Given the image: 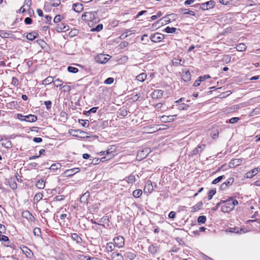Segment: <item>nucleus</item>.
Listing matches in <instances>:
<instances>
[{
  "label": "nucleus",
  "mask_w": 260,
  "mask_h": 260,
  "mask_svg": "<svg viewBox=\"0 0 260 260\" xmlns=\"http://www.w3.org/2000/svg\"><path fill=\"white\" fill-rule=\"evenodd\" d=\"M97 15V12L94 11L85 12L82 15V19L88 22V25L91 28V31H98Z\"/></svg>",
  "instance_id": "1"
},
{
  "label": "nucleus",
  "mask_w": 260,
  "mask_h": 260,
  "mask_svg": "<svg viewBox=\"0 0 260 260\" xmlns=\"http://www.w3.org/2000/svg\"><path fill=\"white\" fill-rule=\"evenodd\" d=\"M111 149H108L106 151H102L99 152V155L103 156L101 158H99V159H100V161L105 162L106 161L109 160L113 158L115 155L114 152L113 151H110Z\"/></svg>",
  "instance_id": "2"
},
{
  "label": "nucleus",
  "mask_w": 260,
  "mask_h": 260,
  "mask_svg": "<svg viewBox=\"0 0 260 260\" xmlns=\"http://www.w3.org/2000/svg\"><path fill=\"white\" fill-rule=\"evenodd\" d=\"M224 205L221 206V211L224 213H228L234 209L233 206L232 205L230 199L226 201L222 200Z\"/></svg>",
  "instance_id": "3"
},
{
  "label": "nucleus",
  "mask_w": 260,
  "mask_h": 260,
  "mask_svg": "<svg viewBox=\"0 0 260 260\" xmlns=\"http://www.w3.org/2000/svg\"><path fill=\"white\" fill-rule=\"evenodd\" d=\"M115 247V244L110 242L107 243L106 245H102L100 248V249L104 252H109L112 251L114 249Z\"/></svg>",
  "instance_id": "4"
},
{
  "label": "nucleus",
  "mask_w": 260,
  "mask_h": 260,
  "mask_svg": "<svg viewBox=\"0 0 260 260\" xmlns=\"http://www.w3.org/2000/svg\"><path fill=\"white\" fill-rule=\"evenodd\" d=\"M164 38V35L158 32H156L152 35L150 37L151 41L155 43L159 42Z\"/></svg>",
  "instance_id": "5"
},
{
  "label": "nucleus",
  "mask_w": 260,
  "mask_h": 260,
  "mask_svg": "<svg viewBox=\"0 0 260 260\" xmlns=\"http://www.w3.org/2000/svg\"><path fill=\"white\" fill-rule=\"evenodd\" d=\"M115 245L119 248H121L124 246V239L122 236H118L114 239Z\"/></svg>",
  "instance_id": "6"
},
{
  "label": "nucleus",
  "mask_w": 260,
  "mask_h": 260,
  "mask_svg": "<svg viewBox=\"0 0 260 260\" xmlns=\"http://www.w3.org/2000/svg\"><path fill=\"white\" fill-rule=\"evenodd\" d=\"M215 5V2L214 1H210L206 3H202L201 5V9L202 10H208L213 8Z\"/></svg>",
  "instance_id": "7"
},
{
  "label": "nucleus",
  "mask_w": 260,
  "mask_h": 260,
  "mask_svg": "<svg viewBox=\"0 0 260 260\" xmlns=\"http://www.w3.org/2000/svg\"><path fill=\"white\" fill-rule=\"evenodd\" d=\"M206 147V145L202 144L201 145H199L197 147L195 148L191 152V154L192 155H197L198 154H200L203 150L205 149Z\"/></svg>",
  "instance_id": "8"
},
{
  "label": "nucleus",
  "mask_w": 260,
  "mask_h": 260,
  "mask_svg": "<svg viewBox=\"0 0 260 260\" xmlns=\"http://www.w3.org/2000/svg\"><path fill=\"white\" fill-rule=\"evenodd\" d=\"M69 26L64 24L61 23L58 24L56 26V30L58 32H65L69 30Z\"/></svg>",
  "instance_id": "9"
},
{
  "label": "nucleus",
  "mask_w": 260,
  "mask_h": 260,
  "mask_svg": "<svg viewBox=\"0 0 260 260\" xmlns=\"http://www.w3.org/2000/svg\"><path fill=\"white\" fill-rule=\"evenodd\" d=\"M110 58V56L108 55L102 53L99 54V63H105L109 60Z\"/></svg>",
  "instance_id": "10"
},
{
  "label": "nucleus",
  "mask_w": 260,
  "mask_h": 260,
  "mask_svg": "<svg viewBox=\"0 0 260 260\" xmlns=\"http://www.w3.org/2000/svg\"><path fill=\"white\" fill-rule=\"evenodd\" d=\"M259 171L260 169L258 168L252 169L249 172L246 173L245 177H246L247 178H251L252 177H253L254 175L257 174Z\"/></svg>",
  "instance_id": "11"
},
{
  "label": "nucleus",
  "mask_w": 260,
  "mask_h": 260,
  "mask_svg": "<svg viewBox=\"0 0 260 260\" xmlns=\"http://www.w3.org/2000/svg\"><path fill=\"white\" fill-rule=\"evenodd\" d=\"M164 93V91L160 89L155 90L152 93V98L153 99H159L161 98Z\"/></svg>",
  "instance_id": "12"
},
{
  "label": "nucleus",
  "mask_w": 260,
  "mask_h": 260,
  "mask_svg": "<svg viewBox=\"0 0 260 260\" xmlns=\"http://www.w3.org/2000/svg\"><path fill=\"white\" fill-rule=\"evenodd\" d=\"M8 183L11 189L14 190L17 188V184L16 183V178L15 177H10V178L9 179Z\"/></svg>",
  "instance_id": "13"
},
{
  "label": "nucleus",
  "mask_w": 260,
  "mask_h": 260,
  "mask_svg": "<svg viewBox=\"0 0 260 260\" xmlns=\"http://www.w3.org/2000/svg\"><path fill=\"white\" fill-rule=\"evenodd\" d=\"M153 188L151 181L150 180L147 181L146 184L145 185L144 188V192L150 193L153 190Z\"/></svg>",
  "instance_id": "14"
},
{
  "label": "nucleus",
  "mask_w": 260,
  "mask_h": 260,
  "mask_svg": "<svg viewBox=\"0 0 260 260\" xmlns=\"http://www.w3.org/2000/svg\"><path fill=\"white\" fill-rule=\"evenodd\" d=\"M185 63V60L182 59L179 57L174 58L172 60V63L173 66H183Z\"/></svg>",
  "instance_id": "15"
},
{
  "label": "nucleus",
  "mask_w": 260,
  "mask_h": 260,
  "mask_svg": "<svg viewBox=\"0 0 260 260\" xmlns=\"http://www.w3.org/2000/svg\"><path fill=\"white\" fill-rule=\"evenodd\" d=\"M73 9L74 11L79 13L83 11V7L81 3H75L73 5Z\"/></svg>",
  "instance_id": "16"
},
{
  "label": "nucleus",
  "mask_w": 260,
  "mask_h": 260,
  "mask_svg": "<svg viewBox=\"0 0 260 260\" xmlns=\"http://www.w3.org/2000/svg\"><path fill=\"white\" fill-rule=\"evenodd\" d=\"M76 256L79 260H97L95 258H90L89 256H85L81 253H77Z\"/></svg>",
  "instance_id": "17"
},
{
  "label": "nucleus",
  "mask_w": 260,
  "mask_h": 260,
  "mask_svg": "<svg viewBox=\"0 0 260 260\" xmlns=\"http://www.w3.org/2000/svg\"><path fill=\"white\" fill-rule=\"evenodd\" d=\"M182 79L185 81L187 82L190 81L191 79V75L189 71H186L183 72V74L182 75Z\"/></svg>",
  "instance_id": "18"
},
{
  "label": "nucleus",
  "mask_w": 260,
  "mask_h": 260,
  "mask_svg": "<svg viewBox=\"0 0 260 260\" xmlns=\"http://www.w3.org/2000/svg\"><path fill=\"white\" fill-rule=\"evenodd\" d=\"M37 120V117L34 115H28L25 116L24 121L29 122H33Z\"/></svg>",
  "instance_id": "19"
},
{
  "label": "nucleus",
  "mask_w": 260,
  "mask_h": 260,
  "mask_svg": "<svg viewBox=\"0 0 260 260\" xmlns=\"http://www.w3.org/2000/svg\"><path fill=\"white\" fill-rule=\"evenodd\" d=\"M100 222L101 223H99V225H101V226H105L106 225L108 226L109 224H108V223H109V218H108V216H104L103 217H102L101 219V221Z\"/></svg>",
  "instance_id": "20"
},
{
  "label": "nucleus",
  "mask_w": 260,
  "mask_h": 260,
  "mask_svg": "<svg viewBox=\"0 0 260 260\" xmlns=\"http://www.w3.org/2000/svg\"><path fill=\"white\" fill-rule=\"evenodd\" d=\"M242 161V159L239 158L232 159L230 162V166L232 167H235L240 165Z\"/></svg>",
  "instance_id": "21"
},
{
  "label": "nucleus",
  "mask_w": 260,
  "mask_h": 260,
  "mask_svg": "<svg viewBox=\"0 0 260 260\" xmlns=\"http://www.w3.org/2000/svg\"><path fill=\"white\" fill-rule=\"evenodd\" d=\"M113 260H123V257L120 253L114 252L111 255Z\"/></svg>",
  "instance_id": "22"
},
{
  "label": "nucleus",
  "mask_w": 260,
  "mask_h": 260,
  "mask_svg": "<svg viewBox=\"0 0 260 260\" xmlns=\"http://www.w3.org/2000/svg\"><path fill=\"white\" fill-rule=\"evenodd\" d=\"M38 35H39L37 32H36L34 31V32L28 34L26 36V38L28 40L33 41L37 38V37Z\"/></svg>",
  "instance_id": "23"
},
{
  "label": "nucleus",
  "mask_w": 260,
  "mask_h": 260,
  "mask_svg": "<svg viewBox=\"0 0 260 260\" xmlns=\"http://www.w3.org/2000/svg\"><path fill=\"white\" fill-rule=\"evenodd\" d=\"M72 238L78 244H80L82 242L81 238L77 234L74 233L72 234Z\"/></svg>",
  "instance_id": "24"
},
{
  "label": "nucleus",
  "mask_w": 260,
  "mask_h": 260,
  "mask_svg": "<svg viewBox=\"0 0 260 260\" xmlns=\"http://www.w3.org/2000/svg\"><path fill=\"white\" fill-rule=\"evenodd\" d=\"M22 215L23 217H25V218H26L28 219H30L31 220H32V219L34 218V216L28 211H23L22 212Z\"/></svg>",
  "instance_id": "25"
},
{
  "label": "nucleus",
  "mask_w": 260,
  "mask_h": 260,
  "mask_svg": "<svg viewBox=\"0 0 260 260\" xmlns=\"http://www.w3.org/2000/svg\"><path fill=\"white\" fill-rule=\"evenodd\" d=\"M241 231L243 233H246L248 231H243L242 228H231L229 229V232L234 233H240Z\"/></svg>",
  "instance_id": "26"
},
{
  "label": "nucleus",
  "mask_w": 260,
  "mask_h": 260,
  "mask_svg": "<svg viewBox=\"0 0 260 260\" xmlns=\"http://www.w3.org/2000/svg\"><path fill=\"white\" fill-rule=\"evenodd\" d=\"M128 183H133L136 181V177L135 175L131 174L126 177L125 179Z\"/></svg>",
  "instance_id": "27"
},
{
  "label": "nucleus",
  "mask_w": 260,
  "mask_h": 260,
  "mask_svg": "<svg viewBox=\"0 0 260 260\" xmlns=\"http://www.w3.org/2000/svg\"><path fill=\"white\" fill-rule=\"evenodd\" d=\"M178 109L180 110H186L188 109L189 106L184 103L179 104L176 105Z\"/></svg>",
  "instance_id": "28"
},
{
  "label": "nucleus",
  "mask_w": 260,
  "mask_h": 260,
  "mask_svg": "<svg viewBox=\"0 0 260 260\" xmlns=\"http://www.w3.org/2000/svg\"><path fill=\"white\" fill-rule=\"evenodd\" d=\"M146 77H147L146 74L143 73H141V74H139V75H138L136 77V78L138 81H139L140 82H143L146 79Z\"/></svg>",
  "instance_id": "29"
},
{
  "label": "nucleus",
  "mask_w": 260,
  "mask_h": 260,
  "mask_svg": "<svg viewBox=\"0 0 260 260\" xmlns=\"http://www.w3.org/2000/svg\"><path fill=\"white\" fill-rule=\"evenodd\" d=\"M53 82V78L51 76H49L43 81L42 84L44 85L49 84Z\"/></svg>",
  "instance_id": "30"
},
{
  "label": "nucleus",
  "mask_w": 260,
  "mask_h": 260,
  "mask_svg": "<svg viewBox=\"0 0 260 260\" xmlns=\"http://www.w3.org/2000/svg\"><path fill=\"white\" fill-rule=\"evenodd\" d=\"M203 205V203L202 202H198L196 205L193 206L191 207L192 211L196 212L198 210H199Z\"/></svg>",
  "instance_id": "31"
},
{
  "label": "nucleus",
  "mask_w": 260,
  "mask_h": 260,
  "mask_svg": "<svg viewBox=\"0 0 260 260\" xmlns=\"http://www.w3.org/2000/svg\"><path fill=\"white\" fill-rule=\"evenodd\" d=\"M246 46L244 44L240 43L237 45L236 49L239 51H243L246 50Z\"/></svg>",
  "instance_id": "32"
},
{
  "label": "nucleus",
  "mask_w": 260,
  "mask_h": 260,
  "mask_svg": "<svg viewBox=\"0 0 260 260\" xmlns=\"http://www.w3.org/2000/svg\"><path fill=\"white\" fill-rule=\"evenodd\" d=\"M22 250L27 257H30V256L32 255L31 251L27 247H23Z\"/></svg>",
  "instance_id": "33"
},
{
  "label": "nucleus",
  "mask_w": 260,
  "mask_h": 260,
  "mask_svg": "<svg viewBox=\"0 0 260 260\" xmlns=\"http://www.w3.org/2000/svg\"><path fill=\"white\" fill-rule=\"evenodd\" d=\"M36 186L39 189H43L45 187V181L43 180H39L36 183Z\"/></svg>",
  "instance_id": "34"
},
{
  "label": "nucleus",
  "mask_w": 260,
  "mask_h": 260,
  "mask_svg": "<svg viewBox=\"0 0 260 260\" xmlns=\"http://www.w3.org/2000/svg\"><path fill=\"white\" fill-rule=\"evenodd\" d=\"M89 197V193L88 192H86L84 193L80 198V201L81 202L85 203L87 198Z\"/></svg>",
  "instance_id": "35"
},
{
  "label": "nucleus",
  "mask_w": 260,
  "mask_h": 260,
  "mask_svg": "<svg viewBox=\"0 0 260 260\" xmlns=\"http://www.w3.org/2000/svg\"><path fill=\"white\" fill-rule=\"evenodd\" d=\"M124 255L131 260L134 259L136 256V255L132 252H126Z\"/></svg>",
  "instance_id": "36"
},
{
  "label": "nucleus",
  "mask_w": 260,
  "mask_h": 260,
  "mask_svg": "<svg viewBox=\"0 0 260 260\" xmlns=\"http://www.w3.org/2000/svg\"><path fill=\"white\" fill-rule=\"evenodd\" d=\"M176 28L175 27H170L169 26H167L164 30V31L168 34H173L175 32L176 30Z\"/></svg>",
  "instance_id": "37"
},
{
  "label": "nucleus",
  "mask_w": 260,
  "mask_h": 260,
  "mask_svg": "<svg viewBox=\"0 0 260 260\" xmlns=\"http://www.w3.org/2000/svg\"><path fill=\"white\" fill-rule=\"evenodd\" d=\"M142 194V191L141 189H136L133 192V195L135 198H139Z\"/></svg>",
  "instance_id": "38"
},
{
  "label": "nucleus",
  "mask_w": 260,
  "mask_h": 260,
  "mask_svg": "<svg viewBox=\"0 0 260 260\" xmlns=\"http://www.w3.org/2000/svg\"><path fill=\"white\" fill-rule=\"evenodd\" d=\"M78 171H79L78 168H74L73 169L67 170V172H66V173L69 176H71V175H73L74 174L78 172Z\"/></svg>",
  "instance_id": "39"
},
{
  "label": "nucleus",
  "mask_w": 260,
  "mask_h": 260,
  "mask_svg": "<svg viewBox=\"0 0 260 260\" xmlns=\"http://www.w3.org/2000/svg\"><path fill=\"white\" fill-rule=\"evenodd\" d=\"M157 247L155 246V245L152 244L151 245H150L148 247V251L151 253H155L157 251Z\"/></svg>",
  "instance_id": "40"
},
{
  "label": "nucleus",
  "mask_w": 260,
  "mask_h": 260,
  "mask_svg": "<svg viewBox=\"0 0 260 260\" xmlns=\"http://www.w3.org/2000/svg\"><path fill=\"white\" fill-rule=\"evenodd\" d=\"M206 221V217L204 215L200 216L198 218V222L200 224L204 223Z\"/></svg>",
  "instance_id": "41"
},
{
  "label": "nucleus",
  "mask_w": 260,
  "mask_h": 260,
  "mask_svg": "<svg viewBox=\"0 0 260 260\" xmlns=\"http://www.w3.org/2000/svg\"><path fill=\"white\" fill-rule=\"evenodd\" d=\"M61 167V165L59 163H55L52 164L50 167L49 168L50 169L53 170H56L58 169H60Z\"/></svg>",
  "instance_id": "42"
},
{
  "label": "nucleus",
  "mask_w": 260,
  "mask_h": 260,
  "mask_svg": "<svg viewBox=\"0 0 260 260\" xmlns=\"http://www.w3.org/2000/svg\"><path fill=\"white\" fill-rule=\"evenodd\" d=\"M43 196L41 193H38L35 196L34 200L37 202H38L42 199Z\"/></svg>",
  "instance_id": "43"
},
{
  "label": "nucleus",
  "mask_w": 260,
  "mask_h": 260,
  "mask_svg": "<svg viewBox=\"0 0 260 260\" xmlns=\"http://www.w3.org/2000/svg\"><path fill=\"white\" fill-rule=\"evenodd\" d=\"M63 83V82L59 79V78L56 79L54 82V86L56 87H59L61 86Z\"/></svg>",
  "instance_id": "44"
},
{
  "label": "nucleus",
  "mask_w": 260,
  "mask_h": 260,
  "mask_svg": "<svg viewBox=\"0 0 260 260\" xmlns=\"http://www.w3.org/2000/svg\"><path fill=\"white\" fill-rule=\"evenodd\" d=\"M60 4V0H51L50 2V5L53 7H57Z\"/></svg>",
  "instance_id": "45"
},
{
  "label": "nucleus",
  "mask_w": 260,
  "mask_h": 260,
  "mask_svg": "<svg viewBox=\"0 0 260 260\" xmlns=\"http://www.w3.org/2000/svg\"><path fill=\"white\" fill-rule=\"evenodd\" d=\"M11 84L14 86H17L19 84V81L17 78L14 77H12Z\"/></svg>",
  "instance_id": "46"
},
{
  "label": "nucleus",
  "mask_w": 260,
  "mask_h": 260,
  "mask_svg": "<svg viewBox=\"0 0 260 260\" xmlns=\"http://www.w3.org/2000/svg\"><path fill=\"white\" fill-rule=\"evenodd\" d=\"M33 233L34 235L36 236L40 237L41 236V232L40 229L39 228H35L34 229Z\"/></svg>",
  "instance_id": "47"
},
{
  "label": "nucleus",
  "mask_w": 260,
  "mask_h": 260,
  "mask_svg": "<svg viewBox=\"0 0 260 260\" xmlns=\"http://www.w3.org/2000/svg\"><path fill=\"white\" fill-rule=\"evenodd\" d=\"M68 71L70 73H76L78 72V69L75 67L69 66L68 68Z\"/></svg>",
  "instance_id": "48"
},
{
  "label": "nucleus",
  "mask_w": 260,
  "mask_h": 260,
  "mask_svg": "<svg viewBox=\"0 0 260 260\" xmlns=\"http://www.w3.org/2000/svg\"><path fill=\"white\" fill-rule=\"evenodd\" d=\"M216 193V189L215 188L211 189L208 193V200H211L213 196Z\"/></svg>",
  "instance_id": "49"
},
{
  "label": "nucleus",
  "mask_w": 260,
  "mask_h": 260,
  "mask_svg": "<svg viewBox=\"0 0 260 260\" xmlns=\"http://www.w3.org/2000/svg\"><path fill=\"white\" fill-rule=\"evenodd\" d=\"M234 181L233 177L229 178L225 182H224L228 187L232 185Z\"/></svg>",
  "instance_id": "50"
},
{
  "label": "nucleus",
  "mask_w": 260,
  "mask_h": 260,
  "mask_svg": "<svg viewBox=\"0 0 260 260\" xmlns=\"http://www.w3.org/2000/svg\"><path fill=\"white\" fill-rule=\"evenodd\" d=\"M225 178L223 175L220 176L215 179L213 180L212 184H216L217 183L219 182L223 178Z\"/></svg>",
  "instance_id": "51"
},
{
  "label": "nucleus",
  "mask_w": 260,
  "mask_h": 260,
  "mask_svg": "<svg viewBox=\"0 0 260 260\" xmlns=\"http://www.w3.org/2000/svg\"><path fill=\"white\" fill-rule=\"evenodd\" d=\"M183 11H184V12H183L184 14H189L191 16L195 15V13L193 11H190L187 9H182L181 11L183 12Z\"/></svg>",
  "instance_id": "52"
},
{
  "label": "nucleus",
  "mask_w": 260,
  "mask_h": 260,
  "mask_svg": "<svg viewBox=\"0 0 260 260\" xmlns=\"http://www.w3.org/2000/svg\"><path fill=\"white\" fill-rule=\"evenodd\" d=\"M31 0H25L23 6L24 7H26L27 8H29L31 6Z\"/></svg>",
  "instance_id": "53"
},
{
  "label": "nucleus",
  "mask_w": 260,
  "mask_h": 260,
  "mask_svg": "<svg viewBox=\"0 0 260 260\" xmlns=\"http://www.w3.org/2000/svg\"><path fill=\"white\" fill-rule=\"evenodd\" d=\"M128 44L129 43L126 41H123L119 44V47L120 49H123L125 47H127Z\"/></svg>",
  "instance_id": "54"
},
{
  "label": "nucleus",
  "mask_w": 260,
  "mask_h": 260,
  "mask_svg": "<svg viewBox=\"0 0 260 260\" xmlns=\"http://www.w3.org/2000/svg\"><path fill=\"white\" fill-rule=\"evenodd\" d=\"M114 82V78L112 77L108 78L104 81V83L106 84H111Z\"/></svg>",
  "instance_id": "55"
},
{
  "label": "nucleus",
  "mask_w": 260,
  "mask_h": 260,
  "mask_svg": "<svg viewBox=\"0 0 260 260\" xmlns=\"http://www.w3.org/2000/svg\"><path fill=\"white\" fill-rule=\"evenodd\" d=\"M232 205L233 206V208H235V206L238 205V201L237 200H234L232 198L229 199Z\"/></svg>",
  "instance_id": "56"
},
{
  "label": "nucleus",
  "mask_w": 260,
  "mask_h": 260,
  "mask_svg": "<svg viewBox=\"0 0 260 260\" xmlns=\"http://www.w3.org/2000/svg\"><path fill=\"white\" fill-rule=\"evenodd\" d=\"M47 110H49L51 107L52 102L50 101H47L44 102Z\"/></svg>",
  "instance_id": "57"
},
{
  "label": "nucleus",
  "mask_w": 260,
  "mask_h": 260,
  "mask_svg": "<svg viewBox=\"0 0 260 260\" xmlns=\"http://www.w3.org/2000/svg\"><path fill=\"white\" fill-rule=\"evenodd\" d=\"M109 125L108 121L107 120H105L102 122V124L100 125V127L101 128L104 129L106 127H108Z\"/></svg>",
  "instance_id": "58"
},
{
  "label": "nucleus",
  "mask_w": 260,
  "mask_h": 260,
  "mask_svg": "<svg viewBox=\"0 0 260 260\" xmlns=\"http://www.w3.org/2000/svg\"><path fill=\"white\" fill-rule=\"evenodd\" d=\"M161 15V13L159 11L157 13V14L155 15H153L151 17V19L152 20H154L156 19L158 17H159Z\"/></svg>",
  "instance_id": "59"
},
{
  "label": "nucleus",
  "mask_w": 260,
  "mask_h": 260,
  "mask_svg": "<svg viewBox=\"0 0 260 260\" xmlns=\"http://www.w3.org/2000/svg\"><path fill=\"white\" fill-rule=\"evenodd\" d=\"M98 107H93L91 109H90L88 111L86 112V114L88 115V114H90L91 113H95L97 111Z\"/></svg>",
  "instance_id": "60"
},
{
  "label": "nucleus",
  "mask_w": 260,
  "mask_h": 260,
  "mask_svg": "<svg viewBox=\"0 0 260 260\" xmlns=\"http://www.w3.org/2000/svg\"><path fill=\"white\" fill-rule=\"evenodd\" d=\"M239 118L238 117H233L229 120L230 123L234 124L238 121Z\"/></svg>",
  "instance_id": "61"
},
{
  "label": "nucleus",
  "mask_w": 260,
  "mask_h": 260,
  "mask_svg": "<svg viewBox=\"0 0 260 260\" xmlns=\"http://www.w3.org/2000/svg\"><path fill=\"white\" fill-rule=\"evenodd\" d=\"M210 78V76L208 75H206L203 76H200L199 77V79H200V81L202 82L205 80L206 79H209Z\"/></svg>",
  "instance_id": "62"
},
{
  "label": "nucleus",
  "mask_w": 260,
  "mask_h": 260,
  "mask_svg": "<svg viewBox=\"0 0 260 260\" xmlns=\"http://www.w3.org/2000/svg\"><path fill=\"white\" fill-rule=\"evenodd\" d=\"M64 199V196H63L62 195L57 196L55 197V200L56 201H61L63 200Z\"/></svg>",
  "instance_id": "63"
},
{
  "label": "nucleus",
  "mask_w": 260,
  "mask_h": 260,
  "mask_svg": "<svg viewBox=\"0 0 260 260\" xmlns=\"http://www.w3.org/2000/svg\"><path fill=\"white\" fill-rule=\"evenodd\" d=\"M9 240V238L7 236L3 235H0V241H8Z\"/></svg>",
  "instance_id": "64"
}]
</instances>
